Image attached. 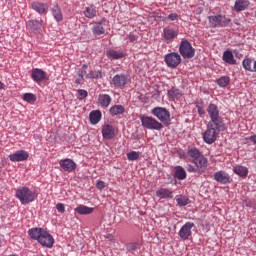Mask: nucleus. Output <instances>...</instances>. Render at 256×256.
Wrapping results in <instances>:
<instances>
[{"label": "nucleus", "instance_id": "nucleus-1", "mask_svg": "<svg viewBox=\"0 0 256 256\" xmlns=\"http://www.w3.org/2000/svg\"><path fill=\"white\" fill-rule=\"evenodd\" d=\"M28 233L31 239L38 241V243H40L42 247H47L48 249H51V247H53L55 243L53 236L43 228H32L28 231Z\"/></svg>", "mask_w": 256, "mask_h": 256}, {"label": "nucleus", "instance_id": "nucleus-2", "mask_svg": "<svg viewBox=\"0 0 256 256\" xmlns=\"http://www.w3.org/2000/svg\"><path fill=\"white\" fill-rule=\"evenodd\" d=\"M16 197L22 205H29L35 201L36 195L31 189L23 186L16 191Z\"/></svg>", "mask_w": 256, "mask_h": 256}, {"label": "nucleus", "instance_id": "nucleus-3", "mask_svg": "<svg viewBox=\"0 0 256 256\" xmlns=\"http://www.w3.org/2000/svg\"><path fill=\"white\" fill-rule=\"evenodd\" d=\"M179 53L183 59H193L195 57V48L187 39H183L179 45Z\"/></svg>", "mask_w": 256, "mask_h": 256}, {"label": "nucleus", "instance_id": "nucleus-4", "mask_svg": "<svg viewBox=\"0 0 256 256\" xmlns=\"http://www.w3.org/2000/svg\"><path fill=\"white\" fill-rule=\"evenodd\" d=\"M140 121L145 129H150L151 131H161L163 129V124L151 116H141Z\"/></svg>", "mask_w": 256, "mask_h": 256}, {"label": "nucleus", "instance_id": "nucleus-5", "mask_svg": "<svg viewBox=\"0 0 256 256\" xmlns=\"http://www.w3.org/2000/svg\"><path fill=\"white\" fill-rule=\"evenodd\" d=\"M210 27H227L231 23V19L224 15H212L208 17Z\"/></svg>", "mask_w": 256, "mask_h": 256}, {"label": "nucleus", "instance_id": "nucleus-6", "mask_svg": "<svg viewBox=\"0 0 256 256\" xmlns=\"http://www.w3.org/2000/svg\"><path fill=\"white\" fill-rule=\"evenodd\" d=\"M154 117H157L161 123H169L171 121V113L164 107H155L151 110Z\"/></svg>", "mask_w": 256, "mask_h": 256}, {"label": "nucleus", "instance_id": "nucleus-7", "mask_svg": "<svg viewBox=\"0 0 256 256\" xmlns=\"http://www.w3.org/2000/svg\"><path fill=\"white\" fill-rule=\"evenodd\" d=\"M164 61L167 67L175 69V67H179L181 64V55H179L177 52L168 53L165 55Z\"/></svg>", "mask_w": 256, "mask_h": 256}, {"label": "nucleus", "instance_id": "nucleus-8", "mask_svg": "<svg viewBox=\"0 0 256 256\" xmlns=\"http://www.w3.org/2000/svg\"><path fill=\"white\" fill-rule=\"evenodd\" d=\"M193 228H195V223L186 222L178 232L180 239H182V241H187V239L193 235Z\"/></svg>", "mask_w": 256, "mask_h": 256}, {"label": "nucleus", "instance_id": "nucleus-9", "mask_svg": "<svg viewBox=\"0 0 256 256\" xmlns=\"http://www.w3.org/2000/svg\"><path fill=\"white\" fill-rule=\"evenodd\" d=\"M217 131L218 130L211 127V124L207 125V130L203 133V140L208 145H213V143H215V141H217Z\"/></svg>", "mask_w": 256, "mask_h": 256}, {"label": "nucleus", "instance_id": "nucleus-10", "mask_svg": "<svg viewBox=\"0 0 256 256\" xmlns=\"http://www.w3.org/2000/svg\"><path fill=\"white\" fill-rule=\"evenodd\" d=\"M10 161L12 163H19L21 161H27L29 159V152L25 150H18L12 154L9 155Z\"/></svg>", "mask_w": 256, "mask_h": 256}, {"label": "nucleus", "instance_id": "nucleus-11", "mask_svg": "<svg viewBox=\"0 0 256 256\" xmlns=\"http://www.w3.org/2000/svg\"><path fill=\"white\" fill-rule=\"evenodd\" d=\"M31 77L35 83H41L47 79V72L39 68L32 69Z\"/></svg>", "mask_w": 256, "mask_h": 256}, {"label": "nucleus", "instance_id": "nucleus-12", "mask_svg": "<svg viewBox=\"0 0 256 256\" xmlns=\"http://www.w3.org/2000/svg\"><path fill=\"white\" fill-rule=\"evenodd\" d=\"M59 165L64 171H67L68 173L75 171V168L77 167V164H75V162L69 158L60 160Z\"/></svg>", "mask_w": 256, "mask_h": 256}, {"label": "nucleus", "instance_id": "nucleus-13", "mask_svg": "<svg viewBox=\"0 0 256 256\" xmlns=\"http://www.w3.org/2000/svg\"><path fill=\"white\" fill-rule=\"evenodd\" d=\"M214 180L218 183H222V185H227V183H231V177L225 171H218L214 173Z\"/></svg>", "mask_w": 256, "mask_h": 256}, {"label": "nucleus", "instance_id": "nucleus-14", "mask_svg": "<svg viewBox=\"0 0 256 256\" xmlns=\"http://www.w3.org/2000/svg\"><path fill=\"white\" fill-rule=\"evenodd\" d=\"M105 19H102L98 22H95L92 27V33L93 35L99 36V35H105Z\"/></svg>", "mask_w": 256, "mask_h": 256}, {"label": "nucleus", "instance_id": "nucleus-15", "mask_svg": "<svg viewBox=\"0 0 256 256\" xmlns=\"http://www.w3.org/2000/svg\"><path fill=\"white\" fill-rule=\"evenodd\" d=\"M207 125H211L212 129H215L216 131H223V129H225L221 116L210 118Z\"/></svg>", "mask_w": 256, "mask_h": 256}, {"label": "nucleus", "instance_id": "nucleus-16", "mask_svg": "<svg viewBox=\"0 0 256 256\" xmlns=\"http://www.w3.org/2000/svg\"><path fill=\"white\" fill-rule=\"evenodd\" d=\"M31 7L34 11H36V13H39V15H45L49 9V5L42 2H33Z\"/></svg>", "mask_w": 256, "mask_h": 256}, {"label": "nucleus", "instance_id": "nucleus-17", "mask_svg": "<svg viewBox=\"0 0 256 256\" xmlns=\"http://www.w3.org/2000/svg\"><path fill=\"white\" fill-rule=\"evenodd\" d=\"M106 57H108V59L117 61V59H123V57H125V51L110 49L107 50Z\"/></svg>", "mask_w": 256, "mask_h": 256}, {"label": "nucleus", "instance_id": "nucleus-18", "mask_svg": "<svg viewBox=\"0 0 256 256\" xmlns=\"http://www.w3.org/2000/svg\"><path fill=\"white\" fill-rule=\"evenodd\" d=\"M127 83V75L125 74H117L112 79V84L114 87H125Z\"/></svg>", "mask_w": 256, "mask_h": 256}, {"label": "nucleus", "instance_id": "nucleus-19", "mask_svg": "<svg viewBox=\"0 0 256 256\" xmlns=\"http://www.w3.org/2000/svg\"><path fill=\"white\" fill-rule=\"evenodd\" d=\"M193 163L198 169V173H204V171L207 169V158H205L203 155L197 160H194Z\"/></svg>", "mask_w": 256, "mask_h": 256}, {"label": "nucleus", "instance_id": "nucleus-20", "mask_svg": "<svg viewBox=\"0 0 256 256\" xmlns=\"http://www.w3.org/2000/svg\"><path fill=\"white\" fill-rule=\"evenodd\" d=\"M156 197L160 199H173V191L168 188H158L156 190Z\"/></svg>", "mask_w": 256, "mask_h": 256}, {"label": "nucleus", "instance_id": "nucleus-21", "mask_svg": "<svg viewBox=\"0 0 256 256\" xmlns=\"http://www.w3.org/2000/svg\"><path fill=\"white\" fill-rule=\"evenodd\" d=\"M102 137L104 139H113L115 137V128L109 124L104 125L102 127Z\"/></svg>", "mask_w": 256, "mask_h": 256}, {"label": "nucleus", "instance_id": "nucleus-22", "mask_svg": "<svg viewBox=\"0 0 256 256\" xmlns=\"http://www.w3.org/2000/svg\"><path fill=\"white\" fill-rule=\"evenodd\" d=\"M111 101H113V99L109 94H100L98 96V103L103 109H107V107L111 105Z\"/></svg>", "mask_w": 256, "mask_h": 256}, {"label": "nucleus", "instance_id": "nucleus-23", "mask_svg": "<svg viewBox=\"0 0 256 256\" xmlns=\"http://www.w3.org/2000/svg\"><path fill=\"white\" fill-rule=\"evenodd\" d=\"M249 5H251L249 0H236L234 4V11H236V13L245 11V9L249 8Z\"/></svg>", "mask_w": 256, "mask_h": 256}, {"label": "nucleus", "instance_id": "nucleus-24", "mask_svg": "<svg viewBox=\"0 0 256 256\" xmlns=\"http://www.w3.org/2000/svg\"><path fill=\"white\" fill-rule=\"evenodd\" d=\"M74 211L75 213H78V215H91L95 209L85 205H79L74 209Z\"/></svg>", "mask_w": 256, "mask_h": 256}, {"label": "nucleus", "instance_id": "nucleus-25", "mask_svg": "<svg viewBox=\"0 0 256 256\" xmlns=\"http://www.w3.org/2000/svg\"><path fill=\"white\" fill-rule=\"evenodd\" d=\"M163 37L166 41H173L177 37V31L166 27L163 29Z\"/></svg>", "mask_w": 256, "mask_h": 256}, {"label": "nucleus", "instance_id": "nucleus-26", "mask_svg": "<svg viewBox=\"0 0 256 256\" xmlns=\"http://www.w3.org/2000/svg\"><path fill=\"white\" fill-rule=\"evenodd\" d=\"M233 171L239 177H247V175H249V169H247V167L245 166H241V165L233 166Z\"/></svg>", "mask_w": 256, "mask_h": 256}, {"label": "nucleus", "instance_id": "nucleus-27", "mask_svg": "<svg viewBox=\"0 0 256 256\" xmlns=\"http://www.w3.org/2000/svg\"><path fill=\"white\" fill-rule=\"evenodd\" d=\"M223 61H225V63H228L229 65H235L237 63V60H235V57L233 56V52L226 50L223 53L222 56Z\"/></svg>", "mask_w": 256, "mask_h": 256}, {"label": "nucleus", "instance_id": "nucleus-28", "mask_svg": "<svg viewBox=\"0 0 256 256\" xmlns=\"http://www.w3.org/2000/svg\"><path fill=\"white\" fill-rule=\"evenodd\" d=\"M101 117H102V114H101V111H99V110H94V111L90 112V114H89L90 123L92 125H97V123H99V121H101Z\"/></svg>", "mask_w": 256, "mask_h": 256}, {"label": "nucleus", "instance_id": "nucleus-29", "mask_svg": "<svg viewBox=\"0 0 256 256\" xmlns=\"http://www.w3.org/2000/svg\"><path fill=\"white\" fill-rule=\"evenodd\" d=\"M84 16L87 17V19H93L97 16V8L93 5L86 7L84 10Z\"/></svg>", "mask_w": 256, "mask_h": 256}, {"label": "nucleus", "instance_id": "nucleus-30", "mask_svg": "<svg viewBox=\"0 0 256 256\" xmlns=\"http://www.w3.org/2000/svg\"><path fill=\"white\" fill-rule=\"evenodd\" d=\"M110 115L115 117L116 115H123L125 113V107L123 105H114L110 108Z\"/></svg>", "mask_w": 256, "mask_h": 256}, {"label": "nucleus", "instance_id": "nucleus-31", "mask_svg": "<svg viewBox=\"0 0 256 256\" xmlns=\"http://www.w3.org/2000/svg\"><path fill=\"white\" fill-rule=\"evenodd\" d=\"M52 15L55 21H57L58 23L60 21H63V12L61 11V7H59L58 5L52 8Z\"/></svg>", "mask_w": 256, "mask_h": 256}, {"label": "nucleus", "instance_id": "nucleus-32", "mask_svg": "<svg viewBox=\"0 0 256 256\" xmlns=\"http://www.w3.org/2000/svg\"><path fill=\"white\" fill-rule=\"evenodd\" d=\"M175 177L179 179V181H183V179H187V172H185V168L181 166H176Z\"/></svg>", "mask_w": 256, "mask_h": 256}, {"label": "nucleus", "instance_id": "nucleus-33", "mask_svg": "<svg viewBox=\"0 0 256 256\" xmlns=\"http://www.w3.org/2000/svg\"><path fill=\"white\" fill-rule=\"evenodd\" d=\"M187 155L188 157H190V159H192L193 162L198 160L199 157L203 156V154H201V152L197 148H190L187 151Z\"/></svg>", "mask_w": 256, "mask_h": 256}, {"label": "nucleus", "instance_id": "nucleus-34", "mask_svg": "<svg viewBox=\"0 0 256 256\" xmlns=\"http://www.w3.org/2000/svg\"><path fill=\"white\" fill-rule=\"evenodd\" d=\"M167 95L170 99H172V101H175V99L182 97L183 93L177 88H172L168 90Z\"/></svg>", "mask_w": 256, "mask_h": 256}, {"label": "nucleus", "instance_id": "nucleus-35", "mask_svg": "<svg viewBox=\"0 0 256 256\" xmlns=\"http://www.w3.org/2000/svg\"><path fill=\"white\" fill-rule=\"evenodd\" d=\"M207 113L210 119H212L213 117H219V108L215 104H209V106L207 107Z\"/></svg>", "mask_w": 256, "mask_h": 256}, {"label": "nucleus", "instance_id": "nucleus-36", "mask_svg": "<svg viewBox=\"0 0 256 256\" xmlns=\"http://www.w3.org/2000/svg\"><path fill=\"white\" fill-rule=\"evenodd\" d=\"M41 20H30L28 21V27L32 28V31H39L43 24H41Z\"/></svg>", "mask_w": 256, "mask_h": 256}, {"label": "nucleus", "instance_id": "nucleus-37", "mask_svg": "<svg viewBox=\"0 0 256 256\" xmlns=\"http://www.w3.org/2000/svg\"><path fill=\"white\" fill-rule=\"evenodd\" d=\"M231 82V78L229 76H222L217 80V85H219L222 88L227 87L229 83Z\"/></svg>", "mask_w": 256, "mask_h": 256}, {"label": "nucleus", "instance_id": "nucleus-38", "mask_svg": "<svg viewBox=\"0 0 256 256\" xmlns=\"http://www.w3.org/2000/svg\"><path fill=\"white\" fill-rule=\"evenodd\" d=\"M176 202L179 207H185L186 205H189V198L180 195L176 197Z\"/></svg>", "mask_w": 256, "mask_h": 256}, {"label": "nucleus", "instance_id": "nucleus-39", "mask_svg": "<svg viewBox=\"0 0 256 256\" xmlns=\"http://www.w3.org/2000/svg\"><path fill=\"white\" fill-rule=\"evenodd\" d=\"M23 99L26 101V103L33 104L35 101H37V96L33 93H25L23 95Z\"/></svg>", "mask_w": 256, "mask_h": 256}, {"label": "nucleus", "instance_id": "nucleus-40", "mask_svg": "<svg viewBox=\"0 0 256 256\" xmlns=\"http://www.w3.org/2000/svg\"><path fill=\"white\" fill-rule=\"evenodd\" d=\"M253 63V59L251 58H245L242 62V65L246 71H250L253 73V68L251 67Z\"/></svg>", "mask_w": 256, "mask_h": 256}, {"label": "nucleus", "instance_id": "nucleus-41", "mask_svg": "<svg viewBox=\"0 0 256 256\" xmlns=\"http://www.w3.org/2000/svg\"><path fill=\"white\" fill-rule=\"evenodd\" d=\"M140 155H141V152L131 151V152L127 153V159H128V161H137V159H139Z\"/></svg>", "mask_w": 256, "mask_h": 256}, {"label": "nucleus", "instance_id": "nucleus-42", "mask_svg": "<svg viewBox=\"0 0 256 256\" xmlns=\"http://www.w3.org/2000/svg\"><path fill=\"white\" fill-rule=\"evenodd\" d=\"M83 77H87V71L85 70H79L78 71V77L76 78L75 83L77 85H81V83H83Z\"/></svg>", "mask_w": 256, "mask_h": 256}, {"label": "nucleus", "instance_id": "nucleus-43", "mask_svg": "<svg viewBox=\"0 0 256 256\" xmlns=\"http://www.w3.org/2000/svg\"><path fill=\"white\" fill-rule=\"evenodd\" d=\"M126 249L129 253H135V251L139 250V243H129L126 245Z\"/></svg>", "mask_w": 256, "mask_h": 256}, {"label": "nucleus", "instance_id": "nucleus-44", "mask_svg": "<svg viewBox=\"0 0 256 256\" xmlns=\"http://www.w3.org/2000/svg\"><path fill=\"white\" fill-rule=\"evenodd\" d=\"M86 79H101V72L91 71L88 74L86 73Z\"/></svg>", "mask_w": 256, "mask_h": 256}, {"label": "nucleus", "instance_id": "nucleus-45", "mask_svg": "<svg viewBox=\"0 0 256 256\" xmlns=\"http://www.w3.org/2000/svg\"><path fill=\"white\" fill-rule=\"evenodd\" d=\"M87 95H89L87 90L80 89V90H78V97L77 98L79 99V101H82V99H85L87 97Z\"/></svg>", "mask_w": 256, "mask_h": 256}, {"label": "nucleus", "instance_id": "nucleus-46", "mask_svg": "<svg viewBox=\"0 0 256 256\" xmlns=\"http://www.w3.org/2000/svg\"><path fill=\"white\" fill-rule=\"evenodd\" d=\"M186 170L188 171V173H199L198 168H196L195 165L193 166L191 164H187Z\"/></svg>", "mask_w": 256, "mask_h": 256}, {"label": "nucleus", "instance_id": "nucleus-47", "mask_svg": "<svg viewBox=\"0 0 256 256\" xmlns=\"http://www.w3.org/2000/svg\"><path fill=\"white\" fill-rule=\"evenodd\" d=\"M56 209L59 213H65V204L63 203L56 204Z\"/></svg>", "mask_w": 256, "mask_h": 256}, {"label": "nucleus", "instance_id": "nucleus-48", "mask_svg": "<svg viewBox=\"0 0 256 256\" xmlns=\"http://www.w3.org/2000/svg\"><path fill=\"white\" fill-rule=\"evenodd\" d=\"M168 19L170 21H177V19H179V15H177V13H171L168 15Z\"/></svg>", "mask_w": 256, "mask_h": 256}, {"label": "nucleus", "instance_id": "nucleus-49", "mask_svg": "<svg viewBox=\"0 0 256 256\" xmlns=\"http://www.w3.org/2000/svg\"><path fill=\"white\" fill-rule=\"evenodd\" d=\"M96 187H97V189H105V182H103V181H98L97 183H96Z\"/></svg>", "mask_w": 256, "mask_h": 256}, {"label": "nucleus", "instance_id": "nucleus-50", "mask_svg": "<svg viewBox=\"0 0 256 256\" xmlns=\"http://www.w3.org/2000/svg\"><path fill=\"white\" fill-rule=\"evenodd\" d=\"M128 39L131 43H135V41H137V36L134 34H129Z\"/></svg>", "mask_w": 256, "mask_h": 256}, {"label": "nucleus", "instance_id": "nucleus-51", "mask_svg": "<svg viewBox=\"0 0 256 256\" xmlns=\"http://www.w3.org/2000/svg\"><path fill=\"white\" fill-rule=\"evenodd\" d=\"M249 141H251L254 145H256V135L250 136Z\"/></svg>", "mask_w": 256, "mask_h": 256}, {"label": "nucleus", "instance_id": "nucleus-52", "mask_svg": "<svg viewBox=\"0 0 256 256\" xmlns=\"http://www.w3.org/2000/svg\"><path fill=\"white\" fill-rule=\"evenodd\" d=\"M87 70V64H84L83 66H82V68L80 69V71H86Z\"/></svg>", "mask_w": 256, "mask_h": 256}, {"label": "nucleus", "instance_id": "nucleus-53", "mask_svg": "<svg viewBox=\"0 0 256 256\" xmlns=\"http://www.w3.org/2000/svg\"><path fill=\"white\" fill-rule=\"evenodd\" d=\"M0 89H5V84H3V82L0 81Z\"/></svg>", "mask_w": 256, "mask_h": 256}, {"label": "nucleus", "instance_id": "nucleus-54", "mask_svg": "<svg viewBox=\"0 0 256 256\" xmlns=\"http://www.w3.org/2000/svg\"><path fill=\"white\" fill-rule=\"evenodd\" d=\"M253 73H256V61H254Z\"/></svg>", "mask_w": 256, "mask_h": 256}, {"label": "nucleus", "instance_id": "nucleus-55", "mask_svg": "<svg viewBox=\"0 0 256 256\" xmlns=\"http://www.w3.org/2000/svg\"><path fill=\"white\" fill-rule=\"evenodd\" d=\"M255 17H256V11H255Z\"/></svg>", "mask_w": 256, "mask_h": 256}]
</instances>
